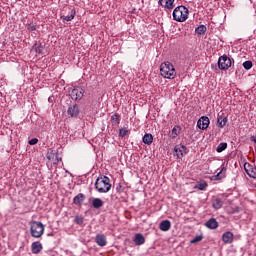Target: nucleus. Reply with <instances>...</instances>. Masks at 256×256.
<instances>
[{
    "label": "nucleus",
    "mask_w": 256,
    "mask_h": 256,
    "mask_svg": "<svg viewBox=\"0 0 256 256\" xmlns=\"http://www.w3.org/2000/svg\"><path fill=\"white\" fill-rule=\"evenodd\" d=\"M187 153V147L185 145H176L174 148V157L177 159H183V155Z\"/></svg>",
    "instance_id": "7"
},
{
    "label": "nucleus",
    "mask_w": 256,
    "mask_h": 256,
    "mask_svg": "<svg viewBox=\"0 0 256 256\" xmlns=\"http://www.w3.org/2000/svg\"><path fill=\"white\" fill-rule=\"evenodd\" d=\"M197 189L200 191H205L207 189V182H202L197 185Z\"/></svg>",
    "instance_id": "30"
},
{
    "label": "nucleus",
    "mask_w": 256,
    "mask_h": 256,
    "mask_svg": "<svg viewBox=\"0 0 256 256\" xmlns=\"http://www.w3.org/2000/svg\"><path fill=\"white\" fill-rule=\"evenodd\" d=\"M209 123H211L209 117L202 116L197 122V127L202 131H205V129H208Z\"/></svg>",
    "instance_id": "8"
},
{
    "label": "nucleus",
    "mask_w": 256,
    "mask_h": 256,
    "mask_svg": "<svg viewBox=\"0 0 256 256\" xmlns=\"http://www.w3.org/2000/svg\"><path fill=\"white\" fill-rule=\"evenodd\" d=\"M127 133H129V130L127 128H122L119 130V137H121L123 139V137H125V135H127Z\"/></svg>",
    "instance_id": "29"
},
{
    "label": "nucleus",
    "mask_w": 256,
    "mask_h": 256,
    "mask_svg": "<svg viewBox=\"0 0 256 256\" xmlns=\"http://www.w3.org/2000/svg\"><path fill=\"white\" fill-rule=\"evenodd\" d=\"M94 187L98 193H109L111 191V180L107 176H100L96 179Z\"/></svg>",
    "instance_id": "1"
},
{
    "label": "nucleus",
    "mask_w": 256,
    "mask_h": 256,
    "mask_svg": "<svg viewBox=\"0 0 256 256\" xmlns=\"http://www.w3.org/2000/svg\"><path fill=\"white\" fill-rule=\"evenodd\" d=\"M83 201H85V194L83 193H79L78 195H76L74 198H73V203L74 205H83Z\"/></svg>",
    "instance_id": "15"
},
{
    "label": "nucleus",
    "mask_w": 256,
    "mask_h": 256,
    "mask_svg": "<svg viewBox=\"0 0 256 256\" xmlns=\"http://www.w3.org/2000/svg\"><path fill=\"white\" fill-rule=\"evenodd\" d=\"M173 19L174 21H178L179 23H183V21H187L189 18V9L185 6H178L173 11Z\"/></svg>",
    "instance_id": "3"
},
{
    "label": "nucleus",
    "mask_w": 256,
    "mask_h": 256,
    "mask_svg": "<svg viewBox=\"0 0 256 256\" xmlns=\"http://www.w3.org/2000/svg\"><path fill=\"white\" fill-rule=\"evenodd\" d=\"M142 141L145 145H151V143H153V135L145 134L142 138Z\"/></svg>",
    "instance_id": "22"
},
{
    "label": "nucleus",
    "mask_w": 256,
    "mask_h": 256,
    "mask_svg": "<svg viewBox=\"0 0 256 256\" xmlns=\"http://www.w3.org/2000/svg\"><path fill=\"white\" fill-rule=\"evenodd\" d=\"M247 175L252 177L253 179H256V172L255 170H246Z\"/></svg>",
    "instance_id": "33"
},
{
    "label": "nucleus",
    "mask_w": 256,
    "mask_h": 256,
    "mask_svg": "<svg viewBox=\"0 0 256 256\" xmlns=\"http://www.w3.org/2000/svg\"><path fill=\"white\" fill-rule=\"evenodd\" d=\"M205 226L208 229H217V227H219V222H217V219L211 218L205 223Z\"/></svg>",
    "instance_id": "14"
},
{
    "label": "nucleus",
    "mask_w": 256,
    "mask_h": 256,
    "mask_svg": "<svg viewBox=\"0 0 256 256\" xmlns=\"http://www.w3.org/2000/svg\"><path fill=\"white\" fill-rule=\"evenodd\" d=\"M160 75H162L164 79H175V77H177L175 66L169 61L163 62L160 65Z\"/></svg>",
    "instance_id": "2"
},
{
    "label": "nucleus",
    "mask_w": 256,
    "mask_h": 256,
    "mask_svg": "<svg viewBox=\"0 0 256 256\" xmlns=\"http://www.w3.org/2000/svg\"><path fill=\"white\" fill-rule=\"evenodd\" d=\"M195 32L198 35H205V33L207 32V27L205 25H199L196 29Z\"/></svg>",
    "instance_id": "25"
},
{
    "label": "nucleus",
    "mask_w": 256,
    "mask_h": 256,
    "mask_svg": "<svg viewBox=\"0 0 256 256\" xmlns=\"http://www.w3.org/2000/svg\"><path fill=\"white\" fill-rule=\"evenodd\" d=\"M74 222L77 225H83V217L82 216H76L75 219H74Z\"/></svg>",
    "instance_id": "32"
},
{
    "label": "nucleus",
    "mask_w": 256,
    "mask_h": 256,
    "mask_svg": "<svg viewBox=\"0 0 256 256\" xmlns=\"http://www.w3.org/2000/svg\"><path fill=\"white\" fill-rule=\"evenodd\" d=\"M199 241H203V236L201 235L196 236L190 241V243L195 244V243H199Z\"/></svg>",
    "instance_id": "31"
},
{
    "label": "nucleus",
    "mask_w": 256,
    "mask_h": 256,
    "mask_svg": "<svg viewBox=\"0 0 256 256\" xmlns=\"http://www.w3.org/2000/svg\"><path fill=\"white\" fill-rule=\"evenodd\" d=\"M227 125V117H221L218 116L217 119V127H220V129H223Z\"/></svg>",
    "instance_id": "20"
},
{
    "label": "nucleus",
    "mask_w": 256,
    "mask_h": 256,
    "mask_svg": "<svg viewBox=\"0 0 256 256\" xmlns=\"http://www.w3.org/2000/svg\"><path fill=\"white\" fill-rule=\"evenodd\" d=\"M29 145H37V143H39V139L37 138H32L31 140H29Z\"/></svg>",
    "instance_id": "34"
},
{
    "label": "nucleus",
    "mask_w": 256,
    "mask_h": 256,
    "mask_svg": "<svg viewBox=\"0 0 256 256\" xmlns=\"http://www.w3.org/2000/svg\"><path fill=\"white\" fill-rule=\"evenodd\" d=\"M161 7L164 9H173L175 7V0H159Z\"/></svg>",
    "instance_id": "10"
},
{
    "label": "nucleus",
    "mask_w": 256,
    "mask_h": 256,
    "mask_svg": "<svg viewBox=\"0 0 256 256\" xmlns=\"http://www.w3.org/2000/svg\"><path fill=\"white\" fill-rule=\"evenodd\" d=\"M133 242L137 246L145 245V236H143L141 233H137L133 237Z\"/></svg>",
    "instance_id": "11"
},
{
    "label": "nucleus",
    "mask_w": 256,
    "mask_h": 256,
    "mask_svg": "<svg viewBox=\"0 0 256 256\" xmlns=\"http://www.w3.org/2000/svg\"><path fill=\"white\" fill-rule=\"evenodd\" d=\"M222 240L225 242V243H233V233L232 232H225L223 235H222Z\"/></svg>",
    "instance_id": "18"
},
{
    "label": "nucleus",
    "mask_w": 256,
    "mask_h": 256,
    "mask_svg": "<svg viewBox=\"0 0 256 256\" xmlns=\"http://www.w3.org/2000/svg\"><path fill=\"white\" fill-rule=\"evenodd\" d=\"M28 31H37V27L33 24H29L27 26Z\"/></svg>",
    "instance_id": "35"
},
{
    "label": "nucleus",
    "mask_w": 256,
    "mask_h": 256,
    "mask_svg": "<svg viewBox=\"0 0 256 256\" xmlns=\"http://www.w3.org/2000/svg\"><path fill=\"white\" fill-rule=\"evenodd\" d=\"M212 206L218 210L221 209V207H223V202L220 198H215L212 202Z\"/></svg>",
    "instance_id": "23"
},
{
    "label": "nucleus",
    "mask_w": 256,
    "mask_h": 256,
    "mask_svg": "<svg viewBox=\"0 0 256 256\" xmlns=\"http://www.w3.org/2000/svg\"><path fill=\"white\" fill-rule=\"evenodd\" d=\"M92 206L94 209H101V207H103V200L100 198H94L92 201Z\"/></svg>",
    "instance_id": "21"
},
{
    "label": "nucleus",
    "mask_w": 256,
    "mask_h": 256,
    "mask_svg": "<svg viewBox=\"0 0 256 256\" xmlns=\"http://www.w3.org/2000/svg\"><path fill=\"white\" fill-rule=\"evenodd\" d=\"M30 233L35 239L43 237V233H45V225L39 221H32L30 224Z\"/></svg>",
    "instance_id": "4"
},
{
    "label": "nucleus",
    "mask_w": 256,
    "mask_h": 256,
    "mask_svg": "<svg viewBox=\"0 0 256 256\" xmlns=\"http://www.w3.org/2000/svg\"><path fill=\"white\" fill-rule=\"evenodd\" d=\"M31 249L34 255H38V253H41V251L43 250V244H41V242L39 241L33 242L31 245Z\"/></svg>",
    "instance_id": "12"
},
{
    "label": "nucleus",
    "mask_w": 256,
    "mask_h": 256,
    "mask_svg": "<svg viewBox=\"0 0 256 256\" xmlns=\"http://www.w3.org/2000/svg\"><path fill=\"white\" fill-rule=\"evenodd\" d=\"M226 173H227V168L222 167L221 170L213 177L214 179L220 181V179H225Z\"/></svg>",
    "instance_id": "17"
},
{
    "label": "nucleus",
    "mask_w": 256,
    "mask_h": 256,
    "mask_svg": "<svg viewBox=\"0 0 256 256\" xmlns=\"http://www.w3.org/2000/svg\"><path fill=\"white\" fill-rule=\"evenodd\" d=\"M112 125H119L121 123V116L119 114H113L111 116Z\"/></svg>",
    "instance_id": "24"
},
{
    "label": "nucleus",
    "mask_w": 256,
    "mask_h": 256,
    "mask_svg": "<svg viewBox=\"0 0 256 256\" xmlns=\"http://www.w3.org/2000/svg\"><path fill=\"white\" fill-rule=\"evenodd\" d=\"M243 67H244V69H246L247 71H249V69H251L252 67H253V62H251V61H245L244 63H243Z\"/></svg>",
    "instance_id": "28"
},
{
    "label": "nucleus",
    "mask_w": 256,
    "mask_h": 256,
    "mask_svg": "<svg viewBox=\"0 0 256 256\" xmlns=\"http://www.w3.org/2000/svg\"><path fill=\"white\" fill-rule=\"evenodd\" d=\"M73 19H75V10L71 11V15L63 16L64 21H73Z\"/></svg>",
    "instance_id": "27"
},
{
    "label": "nucleus",
    "mask_w": 256,
    "mask_h": 256,
    "mask_svg": "<svg viewBox=\"0 0 256 256\" xmlns=\"http://www.w3.org/2000/svg\"><path fill=\"white\" fill-rule=\"evenodd\" d=\"M179 133H181V126L176 125L173 127L170 137L172 139H176L179 136Z\"/></svg>",
    "instance_id": "19"
},
{
    "label": "nucleus",
    "mask_w": 256,
    "mask_h": 256,
    "mask_svg": "<svg viewBox=\"0 0 256 256\" xmlns=\"http://www.w3.org/2000/svg\"><path fill=\"white\" fill-rule=\"evenodd\" d=\"M67 113L70 117H77L79 115V106L77 104L70 106Z\"/></svg>",
    "instance_id": "13"
},
{
    "label": "nucleus",
    "mask_w": 256,
    "mask_h": 256,
    "mask_svg": "<svg viewBox=\"0 0 256 256\" xmlns=\"http://www.w3.org/2000/svg\"><path fill=\"white\" fill-rule=\"evenodd\" d=\"M95 243L98 247H105L107 245V236H105V234H97L95 237Z\"/></svg>",
    "instance_id": "9"
},
{
    "label": "nucleus",
    "mask_w": 256,
    "mask_h": 256,
    "mask_svg": "<svg viewBox=\"0 0 256 256\" xmlns=\"http://www.w3.org/2000/svg\"><path fill=\"white\" fill-rule=\"evenodd\" d=\"M225 149H227V143L222 142L217 146L216 151H217V153H223V151H225Z\"/></svg>",
    "instance_id": "26"
},
{
    "label": "nucleus",
    "mask_w": 256,
    "mask_h": 256,
    "mask_svg": "<svg viewBox=\"0 0 256 256\" xmlns=\"http://www.w3.org/2000/svg\"><path fill=\"white\" fill-rule=\"evenodd\" d=\"M160 231H169L171 229V221L169 220H164L160 223L159 226Z\"/></svg>",
    "instance_id": "16"
},
{
    "label": "nucleus",
    "mask_w": 256,
    "mask_h": 256,
    "mask_svg": "<svg viewBox=\"0 0 256 256\" xmlns=\"http://www.w3.org/2000/svg\"><path fill=\"white\" fill-rule=\"evenodd\" d=\"M83 95H85V90L79 86L74 87L70 92V97L73 101H81Z\"/></svg>",
    "instance_id": "5"
},
{
    "label": "nucleus",
    "mask_w": 256,
    "mask_h": 256,
    "mask_svg": "<svg viewBox=\"0 0 256 256\" xmlns=\"http://www.w3.org/2000/svg\"><path fill=\"white\" fill-rule=\"evenodd\" d=\"M231 64V58L227 57V55H223L218 59V67L221 71H227L231 67Z\"/></svg>",
    "instance_id": "6"
}]
</instances>
